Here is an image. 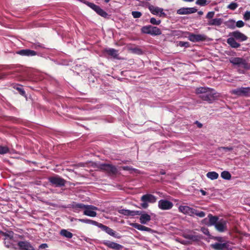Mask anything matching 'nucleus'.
<instances>
[{"label":"nucleus","instance_id":"nucleus-1","mask_svg":"<svg viewBox=\"0 0 250 250\" xmlns=\"http://www.w3.org/2000/svg\"><path fill=\"white\" fill-rule=\"evenodd\" d=\"M230 37L228 38L227 42L232 48H237L240 47V44L238 43L235 40L240 42L245 41L248 37L239 31H235L229 34Z\"/></svg>","mask_w":250,"mask_h":250},{"label":"nucleus","instance_id":"nucleus-2","mask_svg":"<svg viewBox=\"0 0 250 250\" xmlns=\"http://www.w3.org/2000/svg\"><path fill=\"white\" fill-rule=\"evenodd\" d=\"M178 210L179 212L183 214L191 217L197 216L199 217L203 218L206 215V214L204 211H199L188 206L180 205L178 207Z\"/></svg>","mask_w":250,"mask_h":250},{"label":"nucleus","instance_id":"nucleus-3","mask_svg":"<svg viewBox=\"0 0 250 250\" xmlns=\"http://www.w3.org/2000/svg\"><path fill=\"white\" fill-rule=\"evenodd\" d=\"M142 33L150 35L152 36L160 35L162 34L161 29L157 26L150 25L144 26L141 28Z\"/></svg>","mask_w":250,"mask_h":250},{"label":"nucleus","instance_id":"nucleus-4","mask_svg":"<svg viewBox=\"0 0 250 250\" xmlns=\"http://www.w3.org/2000/svg\"><path fill=\"white\" fill-rule=\"evenodd\" d=\"M188 39L191 42H209L212 41V39L208 37L205 34H195L193 33H188Z\"/></svg>","mask_w":250,"mask_h":250},{"label":"nucleus","instance_id":"nucleus-5","mask_svg":"<svg viewBox=\"0 0 250 250\" xmlns=\"http://www.w3.org/2000/svg\"><path fill=\"white\" fill-rule=\"evenodd\" d=\"M231 94L239 97H250V87H241L231 90Z\"/></svg>","mask_w":250,"mask_h":250},{"label":"nucleus","instance_id":"nucleus-6","mask_svg":"<svg viewBox=\"0 0 250 250\" xmlns=\"http://www.w3.org/2000/svg\"><path fill=\"white\" fill-rule=\"evenodd\" d=\"M142 203L141 206L143 208H146L148 206V203H154L157 201V198L154 195L151 194H146L143 195L141 198Z\"/></svg>","mask_w":250,"mask_h":250},{"label":"nucleus","instance_id":"nucleus-7","mask_svg":"<svg viewBox=\"0 0 250 250\" xmlns=\"http://www.w3.org/2000/svg\"><path fill=\"white\" fill-rule=\"evenodd\" d=\"M48 180L51 185L55 187H62L66 184V181L58 175L50 177Z\"/></svg>","mask_w":250,"mask_h":250},{"label":"nucleus","instance_id":"nucleus-8","mask_svg":"<svg viewBox=\"0 0 250 250\" xmlns=\"http://www.w3.org/2000/svg\"><path fill=\"white\" fill-rule=\"evenodd\" d=\"M217 97V93L215 92V91L209 88L207 90L205 95H200V97L203 100L209 103H212Z\"/></svg>","mask_w":250,"mask_h":250},{"label":"nucleus","instance_id":"nucleus-9","mask_svg":"<svg viewBox=\"0 0 250 250\" xmlns=\"http://www.w3.org/2000/svg\"><path fill=\"white\" fill-rule=\"evenodd\" d=\"M99 167L110 174H116L117 173L116 167L112 165L107 164H101Z\"/></svg>","mask_w":250,"mask_h":250},{"label":"nucleus","instance_id":"nucleus-10","mask_svg":"<svg viewBox=\"0 0 250 250\" xmlns=\"http://www.w3.org/2000/svg\"><path fill=\"white\" fill-rule=\"evenodd\" d=\"M148 9L151 14L159 17H166L167 15L164 12L162 8L150 5L148 6Z\"/></svg>","mask_w":250,"mask_h":250},{"label":"nucleus","instance_id":"nucleus-11","mask_svg":"<svg viewBox=\"0 0 250 250\" xmlns=\"http://www.w3.org/2000/svg\"><path fill=\"white\" fill-rule=\"evenodd\" d=\"M158 208L163 210H170L173 207V204L167 199H161L158 201Z\"/></svg>","mask_w":250,"mask_h":250},{"label":"nucleus","instance_id":"nucleus-12","mask_svg":"<svg viewBox=\"0 0 250 250\" xmlns=\"http://www.w3.org/2000/svg\"><path fill=\"white\" fill-rule=\"evenodd\" d=\"M98 228H100L102 230L105 232L108 235L114 238L120 239L121 237V236L120 235L119 233H117L114 230H113L109 227L105 226L101 223H100Z\"/></svg>","mask_w":250,"mask_h":250},{"label":"nucleus","instance_id":"nucleus-13","mask_svg":"<svg viewBox=\"0 0 250 250\" xmlns=\"http://www.w3.org/2000/svg\"><path fill=\"white\" fill-rule=\"evenodd\" d=\"M98 208L92 205H85L84 208L83 214L90 217H95L97 215V213L95 210H97Z\"/></svg>","mask_w":250,"mask_h":250},{"label":"nucleus","instance_id":"nucleus-14","mask_svg":"<svg viewBox=\"0 0 250 250\" xmlns=\"http://www.w3.org/2000/svg\"><path fill=\"white\" fill-rule=\"evenodd\" d=\"M102 244L108 248L114 250H121L124 248V246L122 245L108 240H104L102 242Z\"/></svg>","mask_w":250,"mask_h":250},{"label":"nucleus","instance_id":"nucleus-15","mask_svg":"<svg viewBox=\"0 0 250 250\" xmlns=\"http://www.w3.org/2000/svg\"><path fill=\"white\" fill-rule=\"evenodd\" d=\"M228 222L223 219H220L214 226L216 229L219 232H223L227 230Z\"/></svg>","mask_w":250,"mask_h":250},{"label":"nucleus","instance_id":"nucleus-16","mask_svg":"<svg viewBox=\"0 0 250 250\" xmlns=\"http://www.w3.org/2000/svg\"><path fill=\"white\" fill-rule=\"evenodd\" d=\"M197 9L195 7H182L177 10V14L179 15H187L196 12Z\"/></svg>","mask_w":250,"mask_h":250},{"label":"nucleus","instance_id":"nucleus-17","mask_svg":"<svg viewBox=\"0 0 250 250\" xmlns=\"http://www.w3.org/2000/svg\"><path fill=\"white\" fill-rule=\"evenodd\" d=\"M13 232H8L4 233L5 238L4 239V243L6 247L9 248L13 245Z\"/></svg>","mask_w":250,"mask_h":250},{"label":"nucleus","instance_id":"nucleus-18","mask_svg":"<svg viewBox=\"0 0 250 250\" xmlns=\"http://www.w3.org/2000/svg\"><path fill=\"white\" fill-rule=\"evenodd\" d=\"M18 246L20 250H34L30 243L27 241H20Z\"/></svg>","mask_w":250,"mask_h":250},{"label":"nucleus","instance_id":"nucleus-19","mask_svg":"<svg viewBox=\"0 0 250 250\" xmlns=\"http://www.w3.org/2000/svg\"><path fill=\"white\" fill-rule=\"evenodd\" d=\"M118 212L120 214L126 216H135L136 215H140L141 213L140 211H134L126 209H120Z\"/></svg>","mask_w":250,"mask_h":250},{"label":"nucleus","instance_id":"nucleus-20","mask_svg":"<svg viewBox=\"0 0 250 250\" xmlns=\"http://www.w3.org/2000/svg\"><path fill=\"white\" fill-rule=\"evenodd\" d=\"M17 53L21 56H34L37 54L35 51L30 49H22L19 51Z\"/></svg>","mask_w":250,"mask_h":250},{"label":"nucleus","instance_id":"nucleus-21","mask_svg":"<svg viewBox=\"0 0 250 250\" xmlns=\"http://www.w3.org/2000/svg\"><path fill=\"white\" fill-rule=\"evenodd\" d=\"M133 228L137 229L138 230H141V231H145L147 232H151L152 229L148 227H146L145 226L140 225L138 223H132L130 225Z\"/></svg>","mask_w":250,"mask_h":250},{"label":"nucleus","instance_id":"nucleus-22","mask_svg":"<svg viewBox=\"0 0 250 250\" xmlns=\"http://www.w3.org/2000/svg\"><path fill=\"white\" fill-rule=\"evenodd\" d=\"M223 22V20L221 18H215L208 21L207 24L208 25L220 26Z\"/></svg>","mask_w":250,"mask_h":250},{"label":"nucleus","instance_id":"nucleus-23","mask_svg":"<svg viewBox=\"0 0 250 250\" xmlns=\"http://www.w3.org/2000/svg\"><path fill=\"white\" fill-rule=\"evenodd\" d=\"M184 237L186 239H189L193 241H199L201 237L199 235H195L193 233H185L184 234Z\"/></svg>","mask_w":250,"mask_h":250},{"label":"nucleus","instance_id":"nucleus-24","mask_svg":"<svg viewBox=\"0 0 250 250\" xmlns=\"http://www.w3.org/2000/svg\"><path fill=\"white\" fill-rule=\"evenodd\" d=\"M104 53L114 58H117L118 56V50L114 48H106L104 50Z\"/></svg>","mask_w":250,"mask_h":250},{"label":"nucleus","instance_id":"nucleus-25","mask_svg":"<svg viewBox=\"0 0 250 250\" xmlns=\"http://www.w3.org/2000/svg\"><path fill=\"white\" fill-rule=\"evenodd\" d=\"M151 220V216L146 213L141 214L140 217V222L142 224H146Z\"/></svg>","mask_w":250,"mask_h":250},{"label":"nucleus","instance_id":"nucleus-26","mask_svg":"<svg viewBox=\"0 0 250 250\" xmlns=\"http://www.w3.org/2000/svg\"><path fill=\"white\" fill-rule=\"evenodd\" d=\"M208 218L209 220V223L208 224V226H215L219 220V218L217 216H213L211 214H208Z\"/></svg>","mask_w":250,"mask_h":250},{"label":"nucleus","instance_id":"nucleus-27","mask_svg":"<svg viewBox=\"0 0 250 250\" xmlns=\"http://www.w3.org/2000/svg\"><path fill=\"white\" fill-rule=\"evenodd\" d=\"M85 207V205L82 203H74L72 205L73 211L77 213L79 212L81 209H84Z\"/></svg>","mask_w":250,"mask_h":250},{"label":"nucleus","instance_id":"nucleus-28","mask_svg":"<svg viewBox=\"0 0 250 250\" xmlns=\"http://www.w3.org/2000/svg\"><path fill=\"white\" fill-rule=\"evenodd\" d=\"M78 221L82 223L91 224L97 226L98 227H99V225L100 224V223H98L95 221L90 220L89 219H78Z\"/></svg>","mask_w":250,"mask_h":250},{"label":"nucleus","instance_id":"nucleus-29","mask_svg":"<svg viewBox=\"0 0 250 250\" xmlns=\"http://www.w3.org/2000/svg\"><path fill=\"white\" fill-rule=\"evenodd\" d=\"M243 59L239 57L232 58L229 60V62L233 65H241Z\"/></svg>","mask_w":250,"mask_h":250},{"label":"nucleus","instance_id":"nucleus-30","mask_svg":"<svg viewBox=\"0 0 250 250\" xmlns=\"http://www.w3.org/2000/svg\"><path fill=\"white\" fill-rule=\"evenodd\" d=\"M226 26L230 29H234L236 27L235 21L233 19H229L225 23Z\"/></svg>","mask_w":250,"mask_h":250},{"label":"nucleus","instance_id":"nucleus-31","mask_svg":"<svg viewBox=\"0 0 250 250\" xmlns=\"http://www.w3.org/2000/svg\"><path fill=\"white\" fill-rule=\"evenodd\" d=\"M207 177L210 180H213L217 179L219 177V175L215 171H211L207 173Z\"/></svg>","mask_w":250,"mask_h":250},{"label":"nucleus","instance_id":"nucleus-32","mask_svg":"<svg viewBox=\"0 0 250 250\" xmlns=\"http://www.w3.org/2000/svg\"><path fill=\"white\" fill-rule=\"evenodd\" d=\"M60 234L67 238H71L73 236V234L71 232L65 229L61 230Z\"/></svg>","mask_w":250,"mask_h":250},{"label":"nucleus","instance_id":"nucleus-33","mask_svg":"<svg viewBox=\"0 0 250 250\" xmlns=\"http://www.w3.org/2000/svg\"><path fill=\"white\" fill-rule=\"evenodd\" d=\"M95 12L99 15L103 17H106L107 16V13L102 9L100 6H98Z\"/></svg>","mask_w":250,"mask_h":250},{"label":"nucleus","instance_id":"nucleus-34","mask_svg":"<svg viewBox=\"0 0 250 250\" xmlns=\"http://www.w3.org/2000/svg\"><path fill=\"white\" fill-rule=\"evenodd\" d=\"M122 168L124 170L129 171L130 173H137L139 171L137 169L129 166H123L122 167Z\"/></svg>","mask_w":250,"mask_h":250},{"label":"nucleus","instance_id":"nucleus-35","mask_svg":"<svg viewBox=\"0 0 250 250\" xmlns=\"http://www.w3.org/2000/svg\"><path fill=\"white\" fill-rule=\"evenodd\" d=\"M222 250H232V248L229 241L222 243Z\"/></svg>","mask_w":250,"mask_h":250},{"label":"nucleus","instance_id":"nucleus-36","mask_svg":"<svg viewBox=\"0 0 250 250\" xmlns=\"http://www.w3.org/2000/svg\"><path fill=\"white\" fill-rule=\"evenodd\" d=\"M81 1H82L83 3L85 4L86 5H87L88 7L91 8L92 9H93L95 11L98 8V7L99 6L98 5L95 4L93 3H92V2H90L89 1H85L83 0H81Z\"/></svg>","mask_w":250,"mask_h":250},{"label":"nucleus","instance_id":"nucleus-37","mask_svg":"<svg viewBox=\"0 0 250 250\" xmlns=\"http://www.w3.org/2000/svg\"><path fill=\"white\" fill-rule=\"evenodd\" d=\"M221 177L225 180H230L231 179V174L230 173L227 171H224L221 173Z\"/></svg>","mask_w":250,"mask_h":250},{"label":"nucleus","instance_id":"nucleus-38","mask_svg":"<svg viewBox=\"0 0 250 250\" xmlns=\"http://www.w3.org/2000/svg\"><path fill=\"white\" fill-rule=\"evenodd\" d=\"M209 88L208 87H201L199 88H197L196 89V93L197 94H200L201 95H205L206 91Z\"/></svg>","mask_w":250,"mask_h":250},{"label":"nucleus","instance_id":"nucleus-39","mask_svg":"<svg viewBox=\"0 0 250 250\" xmlns=\"http://www.w3.org/2000/svg\"><path fill=\"white\" fill-rule=\"evenodd\" d=\"M9 149L7 146H0V154L3 155L8 153Z\"/></svg>","mask_w":250,"mask_h":250},{"label":"nucleus","instance_id":"nucleus-40","mask_svg":"<svg viewBox=\"0 0 250 250\" xmlns=\"http://www.w3.org/2000/svg\"><path fill=\"white\" fill-rule=\"evenodd\" d=\"M25 72L23 71H21L18 72V76L17 79L19 81H24L26 80V78L24 77L25 75Z\"/></svg>","mask_w":250,"mask_h":250},{"label":"nucleus","instance_id":"nucleus-41","mask_svg":"<svg viewBox=\"0 0 250 250\" xmlns=\"http://www.w3.org/2000/svg\"><path fill=\"white\" fill-rule=\"evenodd\" d=\"M211 247L215 250H222V243H215L211 245Z\"/></svg>","mask_w":250,"mask_h":250},{"label":"nucleus","instance_id":"nucleus-42","mask_svg":"<svg viewBox=\"0 0 250 250\" xmlns=\"http://www.w3.org/2000/svg\"><path fill=\"white\" fill-rule=\"evenodd\" d=\"M238 6V4L234 2H231L229 5L227 6V8L231 10H235Z\"/></svg>","mask_w":250,"mask_h":250},{"label":"nucleus","instance_id":"nucleus-43","mask_svg":"<svg viewBox=\"0 0 250 250\" xmlns=\"http://www.w3.org/2000/svg\"><path fill=\"white\" fill-rule=\"evenodd\" d=\"M31 47L32 48L35 49H38L39 48H44V47L42 44H41L39 42H36L31 45Z\"/></svg>","mask_w":250,"mask_h":250},{"label":"nucleus","instance_id":"nucleus-44","mask_svg":"<svg viewBox=\"0 0 250 250\" xmlns=\"http://www.w3.org/2000/svg\"><path fill=\"white\" fill-rule=\"evenodd\" d=\"M150 22L152 24L158 25L161 23V21L160 20H157L156 18L152 17L150 19Z\"/></svg>","mask_w":250,"mask_h":250},{"label":"nucleus","instance_id":"nucleus-45","mask_svg":"<svg viewBox=\"0 0 250 250\" xmlns=\"http://www.w3.org/2000/svg\"><path fill=\"white\" fill-rule=\"evenodd\" d=\"M241 65H242L244 68L247 70L250 69V64L248 63L245 60L243 59Z\"/></svg>","mask_w":250,"mask_h":250},{"label":"nucleus","instance_id":"nucleus-46","mask_svg":"<svg viewBox=\"0 0 250 250\" xmlns=\"http://www.w3.org/2000/svg\"><path fill=\"white\" fill-rule=\"evenodd\" d=\"M178 45L181 47H188L189 46V43L187 42L180 41L178 42Z\"/></svg>","mask_w":250,"mask_h":250},{"label":"nucleus","instance_id":"nucleus-47","mask_svg":"<svg viewBox=\"0 0 250 250\" xmlns=\"http://www.w3.org/2000/svg\"><path fill=\"white\" fill-rule=\"evenodd\" d=\"M132 15L134 18H139L142 16V14L139 11H135L132 12Z\"/></svg>","mask_w":250,"mask_h":250},{"label":"nucleus","instance_id":"nucleus-48","mask_svg":"<svg viewBox=\"0 0 250 250\" xmlns=\"http://www.w3.org/2000/svg\"><path fill=\"white\" fill-rule=\"evenodd\" d=\"M196 4L202 6H205L207 4V0H197Z\"/></svg>","mask_w":250,"mask_h":250},{"label":"nucleus","instance_id":"nucleus-49","mask_svg":"<svg viewBox=\"0 0 250 250\" xmlns=\"http://www.w3.org/2000/svg\"><path fill=\"white\" fill-rule=\"evenodd\" d=\"M14 88L18 90L21 95L24 96L25 95V92L21 86L17 85L16 87H14Z\"/></svg>","mask_w":250,"mask_h":250},{"label":"nucleus","instance_id":"nucleus-50","mask_svg":"<svg viewBox=\"0 0 250 250\" xmlns=\"http://www.w3.org/2000/svg\"><path fill=\"white\" fill-rule=\"evenodd\" d=\"M243 19L246 21H249L250 20V11H247L244 13Z\"/></svg>","mask_w":250,"mask_h":250},{"label":"nucleus","instance_id":"nucleus-51","mask_svg":"<svg viewBox=\"0 0 250 250\" xmlns=\"http://www.w3.org/2000/svg\"><path fill=\"white\" fill-rule=\"evenodd\" d=\"M236 23V27L241 28L244 26L245 23L242 20H239L237 22H235Z\"/></svg>","mask_w":250,"mask_h":250},{"label":"nucleus","instance_id":"nucleus-52","mask_svg":"<svg viewBox=\"0 0 250 250\" xmlns=\"http://www.w3.org/2000/svg\"><path fill=\"white\" fill-rule=\"evenodd\" d=\"M215 15V12L214 11H210L206 15V18L211 20L212 19V18L214 17Z\"/></svg>","mask_w":250,"mask_h":250},{"label":"nucleus","instance_id":"nucleus-53","mask_svg":"<svg viewBox=\"0 0 250 250\" xmlns=\"http://www.w3.org/2000/svg\"><path fill=\"white\" fill-rule=\"evenodd\" d=\"M132 51L134 53H136L137 54H142L143 53L142 50L138 47H136L132 49Z\"/></svg>","mask_w":250,"mask_h":250},{"label":"nucleus","instance_id":"nucleus-54","mask_svg":"<svg viewBox=\"0 0 250 250\" xmlns=\"http://www.w3.org/2000/svg\"><path fill=\"white\" fill-rule=\"evenodd\" d=\"M219 149V150H224L225 152H227L232 150L233 148L232 147H221Z\"/></svg>","mask_w":250,"mask_h":250},{"label":"nucleus","instance_id":"nucleus-55","mask_svg":"<svg viewBox=\"0 0 250 250\" xmlns=\"http://www.w3.org/2000/svg\"><path fill=\"white\" fill-rule=\"evenodd\" d=\"M47 247H48L47 244H45V243H43V244H41L40 246L39 249H45V248H46Z\"/></svg>","mask_w":250,"mask_h":250},{"label":"nucleus","instance_id":"nucleus-56","mask_svg":"<svg viewBox=\"0 0 250 250\" xmlns=\"http://www.w3.org/2000/svg\"><path fill=\"white\" fill-rule=\"evenodd\" d=\"M195 123L200 128H201L202 126V124H201L200 122H199L198 121H196L195 122Z\"/></svg>","mask_w":250,"mask_h":250},{"label":"nucleus","instance_id":"nucleus-57","mask_svg":"<svg viewBox=\"0 0 250 250\" xmlns=\"http://www.w3.org/2000/svg\"><path fill=\"white\" fill-rule=\"evenodd\" d=\"M203 232L206 234L209 233V231L208 229H205V231H203Z\"/></svg>","mask_w":250,"mask_h":250},{"label":"nucleus","instance_id":"nucleus-58","mask_svg":"<svg viewBox=\"0 0 250 250\" xmlns=\"http://www.w3.org/2000/svg\"><path fill=\"white\" fill-rule=\"evenodd\" d=\"M78 219H77V218H71L70 219V221H71V222L74 221H78Z\"/></svg>","mask_w":250,"mask_h":250},{"label":"nucleus","instance_id":"nucleus-59","mask_svg":"<svg viewBox=\"0 0 250 250\" xmlns=\"http://www.w3.org/2000/svg\"><path fill=\"white\" fill-rule=\"evenodd\" d=\"M160 174H162V175H164V174H166V172H165V171L164 170H161L160 171Z\"/></svg>","mask_w":250,"mask_h":250},{"label":"nucleus","instance_id":"nucleus-60","mask_svg":"<svg viewBox=\"0 0 250 250\" xmlns=\"http://www.w3.org/2000/svg\"><path fill=\"white\" fill-rule=\"evenodd\" d=\"M183 1H186V2H192L194 0H183Z\"/></svg>","mask_w":250,"mask_h":250},{"label":"nucleus","instance_id":"nucleus-61","mask_svg":"<svg viewBox=\"0 0 250 250\" xmlns=\"http://www.w3.org/2000/svg\"><path fill=\"white\" fill-rule=\"evenodd\" d=\"M198 14H199V15H203V12H202V11H199V12H198Z\"/></svg>","mask_w":250,"mask_h":250},{"label":"nucleus","instance_id":"nucleus-62","mask_svg":"<svg viewBox=\"0 0 250 250\" xmlns=\"http://www.w3.org/2000/svg\"><path fill=\"white\" fill-rule=\"evenodd\" d=\"M202 193L203 195H205L206 194V192L204 190H202Z\"/></svg>","mask_w":250,"mask_h":250},{"label":"nucleus","instance_id":"nucleus-63","mask_svg":"<svg viewBox=\"0 0 250 250\" xmlns=\"http://www.w3.org/2000/svg\"><path fill=\"white\" fill-rule=\"evenodd\" d=\"M110 0H104V1L106 2V3H107Z\"/></svg>","mask_w":250,"mask_h":250},{"label":"nucleus","instance_id":"nucleus-64","mask_svg":"<svg viewBox=\"0 0 250 250\" xmlns=\"http://www.w3.org/2000/svg\"><path fill=\"white\" fill-rule=\"evenodd\" d=\"M127 162H128V161H127V160H126V161H123V162L124 163H126Z\"/></svg>","mask_w":250,"mask_h":250}]
</instances>
